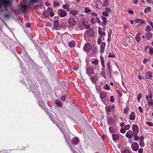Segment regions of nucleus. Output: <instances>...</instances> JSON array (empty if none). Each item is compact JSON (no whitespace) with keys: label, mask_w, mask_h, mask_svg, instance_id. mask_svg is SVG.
<instances>
[{"label":"nucleus","mask_w":153,"mask_h":153,"mask_svg":"<svg viewBox=\"0 0 153 153\" xmlns=\"http://www.w3.org/2000/svg\"><path fill=\"white\" fill-rule=\"evenodd\" d=\"M108 124H113L114 123V120L111 118H108Z\"/></svg>","instance_id":"19"},{"label":"nucleus","mask_w":153,"mask_h":153,"mask_svg":"<svg viewBox=\"0 0 153 153\" xmlns=\"http://www.w3.org/2000/svg\"><path fill=\"white\" fill-rule=\"evenodd\" d=\"M99 62L98 61V59H96L95 60L92 62V63L94 64L95 65H96L98 64Z\"/></svg>","instance_id":"38"},{"label":"nucleus","mask_w":153,"mask_h":153,"mask_svg":"<svg viewBox=\"0 0 153 153\" xmlns=\"http://www.w3.org/2000/svg\"><path fill=\"white\" fill-rule=\"evenodd\" d=\"M62 7L63 9H65L67 11H69L70 10V8L67 4H63Z\"/></svg>","instance_id":"25"},{"label":"nucleus","mask_w":153,"mask_h":153,"mask_svg":"<svg viewBox=\"0 0 153 153\" xmlns=\"http://www.w3.org/2000/svg\"><path fill=\"white\" fill-rule=\"evenodd\" d=\"M58 15L61 17H64L67 15V13L65 10L60 9H59L58 11Z\"/></svg>","instance_id":"3"},{"label":"nucleus","mask_w":153,"mask_h":153,"mask_svg":"<svg viewBox=\"0 0 153 153\" xmlns=\"http://www.w3.org/2000/svg\"><path fill=\"white\" fill-rule=\"evenodd\" d=\"M114 107V105H113L111 106L106 107H105V110L107 112L109 113L113 111Z\"/></svg>","instance_id":"9"},{"label":"nucleus","mask_w":153,"mask_h":153,"mask_svg":"<svg viewBox=\"0 0 153 153\" xmlns=\"http://www.w3.org/2000/svg\"><path fill=\"white\" fill-rule=\"evenodd\" d=\"M66 97V96H62L61 97L60 99L62 101H64L65 100V98Z\"/></svg>","instance_id":"47"},{"label":"nucleus","mask_w":153,"mask_h":153,"mask_svg":"<svg viewBox=\"0 0 153 153\" xmlns=\"http://www.w3.org/2000/svg\"><path fill=\"white\" fill-rule=\"evenodd\" d=\"M96 20L97 22L100 25H102V23L101 22L99 18L98 17L96 18Z\"/></svg>","instance_id":"45"},{"label":"nucleus","mask_w":153,"mask_h":153,"mask_svg":"<svg viewBox=\"0 0 153 153\" xmlns=\"http://www.w3.org/2000/svg\"><path fill=\"white\" fill-rule=\"evenodd\" d=\"M78 12L76 10H71L70 11V13L74 15H75L77 14Z\"/></svg>","instance_id":"28"},{"label":"nucleus","mask_w":153,"mask_h":153,"mask_svg":"<svg viewBox=\"0 0 153 153\" xmlns=\"http://www.w3.org/2000/svg\"><path fill=\"white\" fill-rule=\"evenodd\" d=\"M92 48L91 44L90 43H88L85 45L83 49V51L87 52L91 51Z\"/></svg>","instance_id":"4"},{"label":"nucleus","mask_w":153,"mask_h":153,"mask_svg":"<svg viewBox=\"0 0 153 153\" xmlns=\"http://www.w3.org/2000/svg\"><path fill=\"white\" fill-rule=\"evenodd\" d=\"M100 58V59H101V65H102V67H103V68H104L105 67V65L104 64V61L103 57L102 56H101Z\"/></svg>","instance_id":"29"},{"label":"nucleus","mask_w":153,"mask_h":153,"mask_svg":"<svg viewBox=\"0 0 153 153\" xmlns=\"http://www.w3.org/2000/svg\"><path fill=\"white\" fill-rule=\"evenodd\" d=\"M148 105L149 106H152V107H153V100H148Z\"/></svg>","instance_id":"31"},{"label":"nucleus","mask_w":153,"mask_h":153,"mask_svg":"<svg viewBox=\"0 0 153 153\" xmlns=\"http://www.w3.org/2000/svg\"><path fill=\"white\" fill-rule=\"evenodd\" d=\"M59 25V21L58 20H55L54 22V28L56 29L58 27Z\"/></svg>","instance_id":"22"},{"label":"nucleus","mask_w":153,"mask_h":153,"mask_svg":"<svg viewBox=\"0 0 153 153\" xmlns=\"http://www.w3.org/2000/svg\"><path fill=\"white\" fill-rule=\"evenodd\" d=\"M86 73L89 77L92 76L94 74V69L92 67H87L86 70Z\"/></svg>","instance_id":"2"},{"label":"nucleus","mask_w":153,"mask_h":153,"mask_svg":"<svg viewBox=\"0 0 153 153\" xmlns=\"http://www.w3.org/2000/svg\"><path fill=\"white\" fill-rule=\"evenodd\" d=\"M12 1L0 0V10H7L11 6Z\"/></svg>","instance_id":"1"},{"label":"nucleus","mask_w":153,"mask_h":153,"mask_svg":"<svg viewBox=\"0 0 153 153\" xmlns=\"http://www.w3.org/2000/svg\"><path fill=\"white\" fill-rule=\"evenodd\" d=\"M102 24L104 25H107V18L105 17L104 16H102Z\"/></svg>","instance_id":"14"},{"label":"nucleus","mask_w":153,"mask_h":153,"mask_svg":"<svg viewBox=\"0 0 153 153\" xmlns=\"http://www.w3.org/2000/svg\"><path fill=\"white\" fill-rule=\"evenodd\" d=\"M75 42L74 41H72L69 43L68 45L70 47L73 48L75 46Z\"/></svg>","instance_id":"23"},{"label":"nucleus","mask_w":153,"mask_h":153,"mask_svg":"<svg viewBox=\"0 0 153 153\" xmlns=\"http://www.w3.org/2000/svg\"><path fill=\"white\" fill-rule=\"evenodd\" d=\"M84 11L86 13H88L91 12V10L88 7H86L84 8Z\"/></svg>","instance_id":"33"},{"label":"nucleus","mask_w":153,"mask_h":153,"mask_svg":"<svg viewBox=\"0 0 153 153\" xmlns=\"http://www.w3.org/2000/svg\"><path fill=\"white\" fill-rule=\"evenodd\" d=\"M110 100L111 102H113L114 101V98L113 96H111L110 97Z\"/></svg>","instance_id":"49"},{"label":"nucleus","mask_w":153,"mask_h":153,"mask_svg":"<svg viewBox=\"0 0 153 153\" xmlns=\"http://www.w3.org/2000/svg\"><path fill=\"white\" fill-rule=\"evenodd\" d=\"M76 23V20L73 18H70L68 20V23L71 26L75 25Z\"/></svg>","instance_id":"6"},{"label":"nucleus","mask_w":153,"mask_h":153,"mask_svg":"<svg viewBox=\"0 0 153 153\" xmlns=\"http://www.w3.org/2000/svg\"><path fill=\"white\" fill-rule=\"evenodd\" d=\"M140 33H138L136 35V36L135 37V39L137 42H140L141 39V37H140Z\"/></svg>","instance_id":"21"},{"label":"nucleus","mask_w":153,"mask_h":153,"mask_svg":"<svg viewBox=\"0 0 153 153\" xmlns=\"http://www.w3.org/2000/svg\"><path fill=\"white\" fill-rule=\"evenodd\" d=\"M102 42V39L100 38H98L97 40V43L100 45Z\"/></svg>","instance_id":"59"},{"label":"nucleus","mask_w":153,"mask_h":153,"mask_svg":"<svg viewBox=\"0 0 153 153\" xmlns=\"http://www.w3.org/2000/svg\"><path fill=\"white\" fill-rule=\"evenodd\" d=\"M142 97V94L141 93H140L137 96V100H138L139 101L141 99V98Z\"/></svg>","instance_id":"44"},{"label":"nucleus","mask_w":153,"mask_h":153,"mask_svg":"<svg viewBox=\"0 0 153 153\" xmlns=\"http://www.w3.org/2000/svg\"><path fill=\"white\" fill-rule=\"evenodd\" d=\"M26 26L27 27L30 28L31 27V25L30 23H27L26 24Z\"/></svg>","instance_id":"63"},{"label":"nucleus","mask_w":153,"mask_h":153,"mask_svg":"<svg viewBox=\"0 0 153 153\" xmlns=\"http://www.w3.org/2000/svg\"><path fill=\"white\" fill-rule=\"evenodd\" d=\"M146 77L148 79H151L152 77V74L150 72H148L146 74Z\"/></svg>","instance_id":"20"},{"label":"nucleus","mask_w":153,"mask_h":153,"mask_svg":"<svg viewBox=\"0 0 153 153\" xmlns=\"http://www.w3.org/2000/svg\"><path fill=\"white\" fill-rule=\"evenodd\" d=\"M55 103L59 106H61L62 105V102L59 100H56L55 101Z\"/></svg>","instance_id":"37"},{"label":"nucleus","mask_w":153,"mask_h":153,"mask_svg":"<svg viewBox=\"0 0 153 153\" xmlns=\"http://www.w3.org/2000/svg\"><path fill=\"white\" fill-rule=\"evenodd\" d=\"M124 128L126 129H128L130 128V126L129 125H125L124 126Z\"/></svg>","instance_id":"50"},{"label":"nucleus","mask_w":153,"mask_h":153,"mask_svg":"<svg viewBox=\"0 0 153 153\" xmlns=\"http://www.w3.org/2000/svg\"><path fill=\"white\" fill-rule=\"evenodd\" d=\"M138 110L140 113H142L143 110H142V108L141 107H140V106L139 107Z\"/></svg>","instance_id":"62"},{"label":"nucleus","mask_w":153,"mask_h":153,"mask_svg":"<svg viewBox=\"0 0 153 153\" xmlns=\"http://www.w3.org/2000/svg\"><path fill=\"white\" fill-rule=\"evenodd\" d=\"M135 21L137 23H140V25L145 23V21L144 20L140 19H137L135 20Z\"/></svg>","instance_id":"18"},{"label":"nucleus","mask_w":153,"mask_h":153,"mask_svg":"<svg viewBox=\"0 0 153 153\" xmlns=\"http://www.w3.org/2000/svg\"><path fill=\"white\" fill-rule=\"evenodd\" d=\"M105 11L108 12H110L111 11V9L110 8L106 7L105 8Z\"/></svg>","instance_id":"51"},{"label":"nucleus","mask_w":153,"mask_h":153,"mask_svg":"<svg viewBox=\"0 0 153 153\" xmlns=\"http://www.w3.org/2000/svg\"><path fill=\"white\" fill-rule=\"evenodd\" d=\"M91 22L92 24H94L96 22L95 18L94 17L92 18L91 19Z\"/></svg>","instance_id":"42"},{"label":"nucleus","mask_w":153,"mask_h":153,"mask_svg":"<svg viewBox=\"0 0 153 153\" xmlns=\"http://www.w3.org/2000/svg\"><path fill=\"white\" fill-rule=\"evenodd\" d=\"M84 26L87 29H89L90 27V25H87L85 24H84Z\"/></svg>","instance_id":"54"},{"label":"nucleus","mask_w":153,"mask_h":153,"mask_svg":"<svg viewBox=\"0 0 153 153\" xmlns=\"http://www.w3.org/2000/svg\"><path fill=\"white\" fill-rule=\"evenodd\" d=\"M99 33L100 34L102 35L103 36L105 35V33L104 32H102L100 31H99Z\"/></svg>","instance_id":"57"},{"label":"nucleus","mask_w":153,"mask_h":153,"mask_svg":"<svg viewBox=\"0 0 153 153\" xmlns=\"http://www.w3.org/2000/svg\"><path fill=\"white\" fill-rule=\"evenodd\" d=\"M21 9L22 12H24L26 10V7L25 5H22L21 6Z\"/></svg>","instance_id":"34"},{"label":"nucleus","mask_w":153,"mask_h":153,"mask_svg":"<svg viewBox=\"0 0 153 153\" xmlns=\"http://www.w3.org/2000/svg\"><path fill=\"white\" fill-rule=\"evenodd\" d=\"M104 88L105 90H108L110 89V87L108 84H106L104 86Z\"/></svg>","instance_id":"43"},{"label":"nucleus","mask_w":153,"mask_h":153,"mask_svg":"<svg viewBox=\"0 0 153 153\" xmlns=\"http://www.w3.org/2000/svg\"><path fill=\"white\" fill-rule=\"evenodd\" d=\"M79 142V139L78 138L76 137L72 139V143L73 145H77Z\"/></svg>","instance_id":"13"},{"label":"nucleus","mask_w":153,"mask_h":153,"mask_svg":"<svg viewBox=\"0 0 153 153\" xmlns=\"http://www.w3.org/2000/svg\"><path fill=\"white\" fill-rule=\"evenodd\" d=\"M132 130L134 132V133L137 134L139 132V130L137 126L135 124L132 125Z\"/></svg>","instance_id":"8"},{"label":"nucleus","mask_w":153,"mask_h":153,"mask_svg":"<svg viewBox=\"0 0 153 153\" xmlns=\"http://www.w3.org/2000/svg\"><path fill=\"white\" fill-rule=\"evenodd\" d=\"M106 46L105 43L104 42H103L101 43L100 46V52L101 53H103L104 52L105 50V48Z\"/></svg>","instance_id":"12"},{"label":"nucleus","mask_w":153,"mask_h":153,"mask_svg":"<svg viewBox=\"0 0 153 153\" xmlns=\"http://www.w3.org/2000/svg\"><path fill=\"white\" fill-rule=\"evenodd\" d=\"M108 66L107 68V71L108 73H110L111 72V70L110 67V65L109 64V62H108L107 63Z\"/></svg>","instance_id":"26"},{"label":"nucleus","mask_w":153,"mask_h":153,"mask_svg":"<svg viewBox=\"0 0 153 153\" xmlns=\"http://www.w3.org/2000/svg\"><path fill=\"white\" fill-rule=\"evenodd\" d=\"M146 125L150 126H152L153 125L152 123L151 122L146 121Z\"/></svg>","instance_id":"39"},{"label":"nucleus","mask_w":153,"mask_h":153,"mask_svg":"<svg viewBox=\"0 0 153 153\" xmlns=\"http://www.w3.org/2000/svg\"><path fill=\"white\" fill-rule=\"evenodd\" d=\"M90 80L93 83L95 84L98 80L97 74L90 76Z\"/></svg>","instance_id":"7"},{"label":"nucleus","mask_w":153,"mask_h":153,"mask_svg":"<svg viewBox=\"0 0 153 153\" xmlns=\"http://www.w3.org/2000/svg\"><path fill=\"white\" fill-rule=\"evenodd\" d=\"M136 135H135L134 136V140L135 141H137L138 140V137L136 135V134H135Z\"/></svg>","instance_id":"58"},{"label":"nucleus","mask_w":153,"mask_h":153,"mask_svg":"<svg viewBox=\"0 0 153 153\" xmlns=\"http://www.w3.org/2000/svg\"><path fill=\"white\" fill-rule=\"evenodd\" d=\"M131 148L134 151H137L139 148V146L138 144L136 142H134L131 145Z\"/></svg>","instance_id":"5"},{"label":"nucleus","mask_w":153,"mask_h":153,"mask_svg":"<svg viewBox=\"0 0 153 153\" xmlns=\"http://www.w3.org/2000/svg\"><path fill=\"white\" fill-rule=\"evenodd\" d=\"M146 38L147 40H149L151 38L152 36V33H146Z\"/></svg>","instance_id":"16"},{"label":"nucleus","mask_w":153,"mask_h":153,"mask_svg":"<svg viewBox=\"0 0 153 153\" xmlns=\"http://www.w3.org/2000/svg\"><path fill=\"white\" fill-rule=\"evenodd\" d=\"M151 30V27L149 25H147L146 28V31L147 32H149Z\"/></svg>","instance_id":"36"},{"label":"nucleus","mask_w":153,"mask_h":153,"mask_svg":"<svg viewBox=\"0 0 153 153\" xmlns=\"http://www.w3.org/2000/svg\"><path fill=\"white\" fill-rule=\"evenodd\" d=\"M87 33L89 36H92L94 34V30L92 28H90L87 30Z\"/></svg>","instance_id":"10"},{"label":"nucleus","mask_w":153,"mask_h":153,"mask_svg":"<svg viewBox=\"0 0 153 153\" xmlns=\"http://www.w3.org/2000/svg\"><path fill=\"white\" fill-rule=\"evenodd\" d=\"M120 131L121 133L124 134L126 132V131L124 128H122L120 129Z\"/></svg>","instance_id":"56"},{"label":"nucleus","mask_w":153,"mask_h":153,"mask_svg":"<svg viewBox=\"0 0 153 153\" xmlns=\"http://www.w3.org/2000/svg\"><path fill=\"white\" fill-rule=\"evenodd\" d=\"M133 133L131 130H128L126 134V137L129 139H131L132 137Z\"/></svg>","instance_id":"11"},{"label":"nucleus","mask_w":153,"mask_h":153,"mask_svg":"<svg viewBox=\"0 0 153 153\" xmlns=\"http://www.w3.org/2000/svg\"><path fill=\"white\" fill-rule=\"evenodd\" d=\"M139 139L140 140V141H143L144 137L143 136H141L140 137Z\"/></svg>","instance_id":"60"},{"label":"nucleus","mask_w":153,"mask_h":153,"mask_svg":"<svg viewBox=\"0 0 153 153\" xmlns=\"http://www.w3.org/2000/svg\"><path fill=\"white\" fill-rule=\"evenodd\" d=\"M146 2L149 4H153V0H147Z\"/></svg>","instance_id":"48"},{"label":"nucleus","mask_w":153,"mask_h":153,"mask_svg":"<svg viewBox=\"0 0 153 153\" xmlns=\"http://www.w3.org/2000/svg\"><path fill=\"white\" fill-rule=\"evenodd\" d=\"M135 114L134 112H132L130 115L129 118L131 120H134L135 119Z\"/></svg>","instance_id":"17"},{"label":"nucleus","mask_w":153,"mask_h":153,"mask_svg":"<svg viewBox=\"0 0 153 153\" xmlns=\"http://www.w3.org/2000/svg\"><path fill=\"white\" fill-rule=\"evenodd\" d=\"M113 140H118L119 138V136L117 134H114L112 135Z\"/></svg>","instance_id":"24"},{"label":"nucleus","mask_w":153,"mask_h":153,"mask_svg":"<svg viewBox=\"0 0 153 153\" xmlns=\"http://www.w3.org/2000/svg\"><path fill=\"white\" fill-rule=\"evenodd\" d=\"M107 94L105 91H102L100 94V97L101 98H104L106 96Z\"/></svg>","instance_id":"15"},{"label":"nucleus","mask_w":153,"mask_h":153,"mask_svg":"<svg viewBox=\"0 0 153 153\" xmlns=\"http://www.w3.org/2000/svg\"><path fill=\"white\" fill-rule=\"evenodd\" d=\"M149 50V53L151 55L152 54H153V48L152 47L150 48Z\"/></svg>","instance_id":"41"},{"label":"nucleus","mask_w":153,"mask_h":153,"mask_svg":"<svg viewBox=\"0 0 153 153\" xmlns=\"http://www.w3.org/2000/svg\"><path fill=\"white\" fill-rule=\"evenodd\" d=\"M103 5L104 7L107 6L109 4L108 1L106 0H103Z\"/></svg>","instance_id":"30"},{"label":"nucleus","mask_w":153,"mask_h":153,"mask_svg":"<svg viewBox=\"0 0 153 153\" xmlns=\"http://www.w3.org/2000/svg\"><path fill=\"white\" fill-rule=\"evenodd\" d=\"M143 149L142 148H140L139 151H138V152L139 153H143Z\"/></svg>","instance_id":"64"},{"label":"nucleus","mask_w":153,"mask_h":153,"mask_svg":"<svg viewBox=\"0 0 153 153\" xmlns=\"http://www.w3.org/2000/svg\"><path fill=\"white\" fill-rule=\"evenodd\" d=\"M139 144L140 147H143L144 146V144L143 141H140Z\"/></svg>","instance_id":"46"},{"label":"nucleus","mask_w":153,"mask_h":153,"mask_svg":"<svg viewBox=\"0 0 153 153\" xmlns=\"http://www.w3.org/2000/svg\"><path fill=\"white\" fill-rule=\"evenodd\" d=\"M36 2L33 0H30L27 1V4L29 5L33 6L34 3Z\"/></svg>","instance_id":"27"},{"label":"nucleus","mask_w":153,"mask_h":153,"mask_svg":"<svg viewBox=\"0 0 153 153\" xmlns=\"http://www.w3.org/2000/svg\"><path fill=\"white\" fill-rule=\"evenodd\" d=\"M43 14L46 17H48L49 16V12L48 11H45L43 12Z\"/></svg>","instance_id":"35"},{"label":"nucleus","mask_w":153,"mask_h":153,"mask_svg":"<svg viewBox=\"0 0 153 153\" xmlns=\"http://www.w3.org/2000/svg\"><path fill=\"white\" fill-rule=\"evenodd\" d=\"M122 153H130V152L128 150L126 149L124 150Z\"/></svg>","instance_id":"55"},{"label":"nucleus","mask_w":153,"mask_h":153,"mask_svg":"<svg viewBox=\"0 0 153 153\" xmlns=\"http://www.w3.org/2000/svg\"><path fill=\"white\" fill-rule=\"evenodd\" d=\"M151 8L150 7H148L145 9L144 10V12L146 13H149L150 12Z\"/></svg>","instance_id":"32"},{"label":"nucleus","mask_w":153,"mask_h":153,"mask_svg":"<svg viewBox=\"0 0 153 153\" xmlns=\"http://www.w3.org/2000/svg\"><path fill=\"white\" fill-rule=\"evenodd\" d=\"M49 14L51 17H53L54 14V13L52 12H50L49 13Z\"/></svg>","instance_id":"61"},{"label":"nucleus","mask_w":153,"mask_h":153,"mask_svg":"<svg viewBox=\"0 0 153 153\" xmlns=\"http://www.w3.org/2000/svg\"><path fill=\"white\" fill-rule=\"evenodd\" d=\"M102 14L106 16H108V14L106 11L103 12L102 13Z\"/></svg>","instance_id":"52"},{"label":"nucleus","mask_w":153,"mask_h":153,"mask_svg":"<svg viewBox=\"0 0 153 153\" xmlns=\"http://www.w3.org/2000/svg\"><path fill=\"white\" fill-rule=\"evenodd\" d=\"M109 129L111 133H112L114 132V129L112 127L110 126L109 127Z\"/></svg>","instance_id":"40"},{"label":"nucleus","mask_w":153,"mask_h":153,"mask_svg":"<svg viewBox=\"0 0 153 153\" xmlns=\"http://www.w3.org/2000/svg\"><path fill=\"white\" fill-rule=\"evenodd\" d=\"M109 58L113 57L114 58L115 57V55L113 53L109 54L108 56Z\"/></svg>","instance_id":"53"}]
</instances>
